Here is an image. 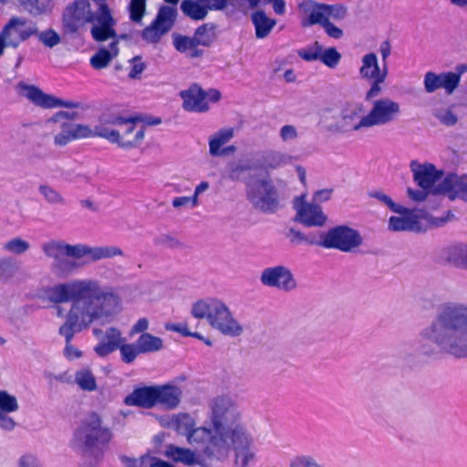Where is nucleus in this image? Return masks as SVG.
<instances>
[{
    "instance_id": "1",
    "label": "nucleus",
    "mask_w": 467,
    "mask_h": 467,
    "mask_svg": "<svg viewBox=\"0 0 467 467\" xmlns=\"http://www.w3.org/2000/svg\"><path fill=\"white\" fill-rule=\"evenodd\" d=\"M71 302L60 327L66 337L64 354L68 359L80 358V350L69 344L74 334L88 328L94 321L109 317L119 309V297L112 287L95 278H75L60 283V303Z\"/></svg>"
},
{
    "instance_id": "2",
    "label": "nucleus",
    "mask_w": 467,
    "mask_h": 467,
    "mask_svg": "<svg viewBox=\"0 0 467 467\" xmlns=\"http://www.w3.org/2000/svg\"><path fill=\"white\" fill-rule=\"evenodd\" d=\"M417 351L424 358L447 355L467 358V306L445 303L420 334Z\"/></svg>"
},
{
    "instance_id": "3",
    "label": "nucleus",
    "mask_w": 467,
    "mask_h": 467,
    "mask_svg": "<svg viewBox=\"0 0 467 467\" xmlns=\"http://www.w3.org/2000/svg\"><path fill=\"white\" fill-rule=\"evenodd\" d=\"M221 431L208 449V459L223 462L234 452L235 467H254L258 462L254 438L247 425L242 420L241 412L234 402L223 427L217 424Z\"/></svg>"
},
{
    "instance_id": "4",
    "label": "nucleus",
    "mask_w": 467,
    "mask_h": 467,
    "mask_svg": "<svg viewBox=\"0 0 467 467\" xmlns=\"http://www.w3.org/2000/svg\"><path fill=\"white\" fill-rule=\"evenodd\" d=\"M137 118L103 115L93 128L84 124H64L60 132V144L73 140L100 137L123 149L137 147L144 138V129H137Z\"/></svg>"
},
{
    "instance_id": "5",
    "label": "nucleus",
    "mask_w": 467,
    "mask_h": 467,
    "mask_svg": "<svg viewBox=\"0 0 467 467\" xmlns=\"http://www.w3.org/2000/svg\"><path fill=\"white\" fill-rule=\"evenodd\" d=\"M234 400L227 396L217 397L210 403L209 425L197 426L195 419L189 413L172 415L163 425L184 436L188 444L202 447L203 455L208 458V449L221 430L217 424L223 427Z\"/></svg>"
},
{
    "instance_id": "6",
    "label": "nucleus",
    "mask_w": 467,
    "mask_h": 467,
    "mask_svg": "<svg viewBox=\"0 0 467 467\" xmlns=\"http://www.w3.org/2000/svg\"><path fill=\"white\" fill-rule=\"evenodd\" d=\"M191 314L195 318H205L213 329L223 336L236 337L244 333L243 325L229 306L220 299L199 300L192 305Z\"/></svg>"
},
{
    "instance_id": "7",
    "label": "nucleus",
    "mask_w": 467,
    "mask_h": 467,
    "mask_svg": "<svg viewBox=\"0 0 467 467\" xmlns=\"http://www.w3.org/2000/svg\"><path fill=\"white\" fill-rule=\"evenodd\" d=\"M123 251L114 245L88 246L86 244H68L60 243V275H70L82 268L79 260L88 257L90 262L122 256Z\"/></svg>"
},
{
    "instance_id": "8",
    "label": "nucleus",
    "mask_w": 467,
    "mask_h": 467,
    "mask_svg": "<svg viewBox=\"0 0 467 467\" xmlns=\"http://www.w3.org/2000/svg\"><path fill=\"white\" fill-rule=\"evenodd\" d=\"M112 437L111 430L103 425L101 418L97 413L89 414L83 420L78 430V439L83 443L86 456L94 459L91 467L99 463Z\"/></svg>"
},
{
    "instance_id": "9",
    "label": "nucleus",
    "mask_w": 467,
    "mask_h": 467,
    "mask_svg": "<svg viewBox=\"0 0 467 467\" xmlns=\"http://www.w3.org/2000/svg\"><path fill=\"white\" fill-rule=\"evenodd\" d=\"M400 211H394L399 213L397 216H391L389 219L388 228L391 232H423L431 226L439 227L443 225L447 219L435 218L421 209H408L401 205Z\"/></svg>"
},
{
    "instance_id": "10",
    "label": "nucleus",
    "mask_w": 467,
    "mask_h": 467,
    "mask_svg": "<svg viewBox=\"0 0 467 467\" xmlns=\"http://www.w3.org/2000/svg\"><path fill=\"white\" fill-rule=\"evenodd\" d=\"M246 198L256 210L265 213H274L280 207L278 192L266 175L248 182Z\"/></svg>"
},
{
    "instance_id": "11",
    "label": "nucleus",
    "mask_w": 467,
    "mask_h": 467,
    "mask_svg": "<svg viewBox=\"0 0 467 467\" xmlns=\"http://www.w3.org/2000/svg\"><path fill=\"white\" fill-rule=\"evenodd\" d=\"M363 244L360 233L347 225H338L320 234V246L344 253L353 252Z\"/></svg>"
},
{
    "instance_id": "12",
    "label": "nucleus",
    "mask_w": 467,
    "mask_h": 467,
    "mask_svg": "<svg viewBox=\"0 0 467 467\" xmlns=\"http://www.w3.org/2000/svg\"><path fill=\"white\" fill-rule=\"evenodd\" d=\"M358 73L362 79L371 82L370 88L365 95V99L370 101L381 93L382 88L380 85L387 78L388 68L385 65L380 68L377 55L370 52L362 57Z\"/></svg>"
},
{
    "instance_id": "13",
    "label": "nucleus",
    "mask_w": 467,
    "mask_h": 467,
    "mask_svg": "<svg viewBox=\"0 0 467 467\" xmlns=\"http://www.w3.org/2000/svg\"><path fill=\"white\" fill-rule=\"evenodd\" d=\"M369 129L365 109L360 103L346 106L340 112L339 120L330 127L337 133L359 132Z\"/></svg>"
},
{
    "instance_id": "14",
    "label": "nucleus",
    "mask_w": 467,
    "mask_h": 467,
    "mask_svg": "<svg viewBox=\"0 0 467 467\" xmlns=\"http://www.w3.org/2000/svg\"><path fill=\"white\" fill-rule=\"evenodd\" d=\"M401 113L399 102L389 99L381 98L372 101L367 113L369 129L393 123Z\"/></svg>"
},
{
    "instance_id": "15",
    "label": "nucleus",
    "mask_w": 467,
    "mask_h": 467,
    "mask_svg": "<svg viewBox=\"0 0 467 467\" xmlns=\"http://www.w3.org/2000/svg\"><path fill=\"white\" fill-rule=\"evenodd\" d=\"M177 14L175 6H161L155 19L142 31L143 40L149 43L159 42L161 37L173 27Z\"/></svg>"
},
{
    "instance_id": "16",
    "label": "nucleus",
    "mask_w": 467,
    "mask_h": 467,
    "mask_svg": "<svg viewBox=\"0 0 467 467\" xmlns=\"http://www.w3.org/2000/svg\"><path fill=\"white\" fill-rule=\"evenodd\" d=\"M260 282L267 287H274L283 292H291L297 287L294 274L283 265L265 268L261 273Z\"/></svg>"
},
{
    "instance_id": "17",
    "label": "nucleus",
    "mask_w": 467,
    "mask_h": 467,
    "mask_svg": "<svg viewBox=\"0 0 467 467\" xmlns=\"http://www.w3.org/2000/svg\"><path fill=\"white\" fill-rule=\"evenodd\" d=\"M96 13L91 9L89 0H76L64 11L63 23L65 28L76 32L87 23H94Z\"/></svg>"
},
{
    "instance_id": "18",
    "label": "nucleus",
    "mask_w": 467,
    "mask_h": 467,
    "mask_svg": "<svg viewBox=\"0 0 467 467\" xmlns=\"http://www.w3.org/2000/svg\"><path fill=\"white\" fill-rule=\"evenodd\" d=\"M434 194H442L451 201L467 202V174L450 172L434 187Z\"/></svg>"
},
{
    "instance_id": "19",
    "label": "nucleus",
    "mask_w": 467,
    "mask_h": 467,
    "mask_svg": "<svg viewBox=\"0 0 467 467\" xmlns=\"http://www.w3.org/2000/svg\"><path fill=\"white\" fill-rule=\"evenodd\" d=\"M304 198L305 196L301 195L295 200L296 220L308 227L323 226L327 218L322 208L317 204L304 202Z\"/></svg>"
},
{
    "instance_id": "20",
    "label": "nucleus",
    "mask_w": 467,
    "mask_h": 467,
    "mask_svg": "<svg viewBox=\"0 0 467 467\" xmlns=\"http://www.w3.org/2000/svg\"><path fill=\"white\" fill-rule=\"evenodd\" d=\"M461 80V73L442 72L437 74L428 71L424 75V88L427 93H433L439 88H443L448 95H451L458 88Z\"/></svg>"
},
{
    "instance_id": "21",
    "label": "nucleus",
    "mask_w": 467,
    "mask_h": 467,
    "mask_svg": "<svg viewBox=\"0 0 467 467\" xmlns=\"http://www.w3.org/2000/svg\"><path fill=\"white\" fill-rule=\"evenodd\" d=\"M93 334L99 339V343L94 347L95 353L101 358L107 357L110 353L117 350L121 343L126 341L122 337V333L117 327H109L103 332L101 329H93Z\"/></svg>"
},
{
    "instance_id": "22",
    "label": "nucleus",
    "mask_w": 467,
    "mask_h": 467,
    "mask_svg": "<svg viewBox=\"0 0 467 467\" xmlns=\"http://www.w3.org/2000/svg\"><path fill=\"white\" fill-rule=\"evenodd\" d=\"M18 93L25 97L36 107L50 109L58 107V98L53 95L45 93L42 89L35 85L26 84L20 81L16 85Z\"/></svg>"
},
{
    "instance_id": "23",
    "label": "nucleus",
    "mask_w": 467,
    "mask_h": 467,
    "mask_svg": "<svg viewBox=\"0 0 467 467\" xmlns=\"http://www.w3.org/2000/svg\"><path fill=\"white\" fill-rule=\"evenodd\" d=\"M410 171L413 174L414 182L422 189L431 191L436 187L435 183L441 178L442 171H438L433 164L419 163L412 161L410 164Z\"/></svg>"
},
{
    "instance_id": "24",
    "label": "nucleus",
    "mask_w": 467,
    "mask_h": 467,
    "mask_svg": "<svg viewBox=\"0 0 467 467\" xmlns=\"http://www.w3.org/2000/svg\"><path fill=\"white\" fill-rule=\"evenodd\" d=\"M93 24L90 34L92 38L97 42H104L111 39V41L118 39L114 26L116 20L113 18L111 13H108L104 7L102 14L96 13L95 22Z\"/></svg>"
},
{
    "instance_id": "25",
    "label": "nucleus",
    "mask_w": 467,
    "mask_h": 467,
    "mask_svg": "<svg viewBox=\"0 0 467 467\" xmlns=\"http://www.w3.org/2000/svg\"><path fill=\"white\" fill-rule=\"evenodd\" d=\"M182 109L189 112L203 113L209 110V102L205 99L204 90L197 84L180 92Z\"/></svg>"
},
{
    "instance_id": "26",
    "label": "nucleus",
    "mask_w": 467,
    "mask_h": 467,
    "mask_svg": "<svg viewBox=\"0 0 467 467\" xmlns=\"http://www.w3.org/2000/svg\"><path fill=\"white\" fill-rule=\"evenodd\" d=\"M182 390L173 384L156 386V405L166 410H175L181 403Z\"/></svg>"
},
{
    "instance_id": "27",
    "label": "nucleus",
    "mask_w": 467,
    "mask_h": 467,
    "mask_svg": "<svg viewBox=\"0 0 467 467\" xmlns=\"http://www.w3.org/2000/svg\"><path fill=\"white\" fill-rule=\"evenodd\" d=\"M164 455L174 462H181L186 466L202 464V459L196 451L170 444L166 446Z\"/></svg>"
},
{
    "instance_id": "28",
    "label": "nucleus",
    "mask_w": 467,
    "mask_h": 467,
    "mask_svg": "<svg viewBox=\"0 0 467 467\" xmlns=\"http://www.w3.org/2000/svg\"><path fill=\"white\" fill-rule=\"evenodd\" d=\"M125 403L129 406H139L146 409L154 407L156 405V386L136 389L126 397Z\"/></svg>"
},
{
    "instance_id": "29",
    "label": "nucleus",
    "mask_w": 467,
    "mask_h": 467,
    "mask_svg": "<svg viewBox=\"0 0 467 467\" xmlns=\"http://www.w3.org/2000/svg\"><path fill=\"white\" fill-rule=\"evenodd\" d=\"M303 10L308 14V17L302 21L304 26L313 25L324 26L327 21V5H319L313 1H306L301 5Z\"/></svg>"
},
{
    "instance_id": "30",
    "label": "nucleus",
    "mask_w": 467,
    "mask_h": 467,
    "mask_svg": "<svg viewBox=\"0 0 467 467\" xmlns=\"http://www.w3.org/2000/svg\"><path fill=\"white\" fill-rule=\"evenodd\" d=\"M442 259L455 267L467 270V244L460 243L446 247L442 251Z\"/></svg>"
},
{
    "instance_id": "31",
    "label": "nucleus",
    "mask_w": 467,
    "mask_h": 467,
    "mask_svg": "<svg viewBox=\"0 0 467 467\" xmlns=\"http://www.w3.org/2000/svg\"><path fill=\"white\" fill-rule=\"evenodd\" d=\"M119 40L115 39L110 42L109 47L99 48L91 57L90 65L95 69H102L109 66L111 60L119 54Z\"/></svg>"
},
{
    "instance_id": "32",
    "label": "nucleus",
    "mask_w": 467,
    "mask_h": 467,
    "mask_svg": "<svg viewBox=\"0 0 467 467\" xmlns=\"http://www.w3.org/2000/svg\"><path fill=\"white\" fill-rule=\"evenodd\" d=\"M25 20L19 17H13L0 33V41L5 47H16L21 41L18 33V26H24Z\"/></svg>"
},
{
    "instance_id": "33",
    "label": "nucleus",
    "mask_w": 467,
    "mask_h": 467,
    "mask_svg": "<svg viewBox=\"0 0 467 467\" xmlns=\"http://www.w3.org/2000/svg\"><path fill=\"white\" fill-rule=\"evenodd\" d=\"M234 136L233 128H223L209 138V153L215 156H222V147L228 143Z\"/></svg>"
},
{
    "instance_id": "34",
    "label": "nucleus",
    "mask_w": 467,
    "mask_h": 467,
    "mask_svg": "<svg viewBox=\"0 0 467 467\" xmlns=\"http://www.w3.org/2000/svg\"><path fill=\"white\" fill-rule=\"evenodd\" d=\"M252 21L255 27V36L257 38H265L269 35L276 22L267 17L263 11H256L252 16Z\"/></svg>"
},
{
    "instance_id": "35",
    "label": "nucleus",
    "mask_w": 467,
    "mask_h": 467,
    "mask_svg": "<svg viewBox=\"0 0 467 467\" xmlns=\"http://www.w3.org/2000/svg\"><path fill=\"white\" fill-rule=\"evenodd\" d=\"M136 343L140 354L158 352L163 348L162 339L150 333L141 334Z\"/></svg>"
},
{
    "instance_id": "36",
    "label": "nucleus",
    "mask_w": 467,
    "mask_h": 467,
    "mask_svg": "<svg viewBox=\"0 0 467 467\" xmlns=\"http://www.w3.org/2000/svg\"><path fill=\"white\" fill-rule=\"evenodd\" d=\"M182 13L193 20H202L208 15L207 7L197 0H183L181 4Z\"/></svg>"
},
{
    "instance_id": "37",
    "label": "nucleus",
    "mask_w": 467,
    "mask_h": 467,
    "mask_svg": "<svg viewBox=\"0 0 467 467\" xmlns=\"http://www.w3.org/2000/svg\"><path fill=\"white\" fill-rule=\"evenodd\" d=\"M82 109V107L79 102L60 99V132L63 131L64 124H69V122L63 120L75 119L78 115L77 109ZM70 124L74 123L70 122Z\"/></svg>"
},
{
    "instance_id": "38",
    "label": "nucleus",
    "mask_w": 467,
    "mask_h": 467,
    "mask_svg": "<svg viewBox=\"0 0 467 467\" xmlns=\"http://www.w3.org/2000/svg\"><path fill=\"white\" fill-rule=\"evenodd\" d=\"M286 237L289 238V241L293 245L306 244L309 245L320 246V236L317 237L315 234H305L302 232L296 231L293 228H291L286 234Z\"/></svg>"
},
{
    "instance_id": "39",
    "label": "nucleus",
    "mask_w": 467,
    "mask_h": 467,
    "mask_svg": "<svg viewBox=\"0 0 467 467\" xmlns=\"http://www.w3.org/2000/svg\"><path fill=\"white\" fill-rule=\"evenodd\" d=\"M193 37L197 46H209L215 38L214 26L213 24H204L199 26Z\"/></svg>"
},
{
    "instance_id": "40",
    "label": "nucleus",
    "mask_w": 467,
    "mask_h": 467,
    "mask_svg": "<svg viewBox=\"0 0 467 467\" xmlns=\"http://www.w3.org/2000/svg\"><path fill=\"white\" fill-rule=\"evenodd\" d=\"M21 5L33 16L46 14L51 10L50 0H20Z\"/></svg>"
},
{
    "instance_id": "41",
    "label": "nucleus",
    "mask_w": 467,
    "mask_h": 467,
    "mask_svg": "<svg viewBox=\"0 0 467 467\" xmlns=\"http://www.w3.org/2000/svg\"><path fill=\"white\" fill-rule=\"evenodd\" d=\"M119 350L121 361L125 364H131L135 361L140 352L138 348L137 343H121L118 348Z\"/></svg>"
},
{
    "instance_id": "42",
    "label": "nucleus",
    "mask_w": 467,
    "mask_h": 467,
    "mask_svg": "<svg viewBox=\"0 0 467 467\" xmlns=\"http://www.w3.org/2000/svg\"><path fill=\"white\" fill-rule=\"evenodd\" d=\"M434 117L447 127L454 126L458 121V117L450 108H439L433 111Z\"/></svg>"
},
{
    "instance_id": "43",
    "label": "nucleus",
    "mask_w": 467,
    "mask_h": 467,
    "mask_svg": "<svg viewBox=\"0 0 467 467\" xmlns=\"http://www.w3.org/2000/svg\"><path fill=\"white\" fill-rule=\"evenodd\" d=\"M341 59V54L335 47H321L320 61L330 68H335Z\"/></svg>"
},
{
    "instance_id": "44",
    "label": "nucleus",
    "mask_w": 467,
    "mask_h": 467,
    "mask_svg": "<svg viewBox=\"0 0 467 467\" xmlns=\"http://www.w3.org/2000/svg\"><path fill=\"white\" fill-rule=\"evenodd\" d=\"M146 11V0H130L129 5L130 18L134 23H140Z\"/></svg>"
},
{
    "instance_id": "45",
    "label": "nucleus",
    "mask_w": 467,
    "mask_h": 467,
    "mask_svg": "<svg viewBox=\"0 0 467 467\" xmlns=\"http://www.w3.org/2000/svg\"><path fill=\"white\" fill-rule=\"evenodd\" d=\"M19 406L15 396L5 390H0V410L5 413L15 412Z\"/></svg>"
},
{
    "instance_id": "46",
    "label": "nucleus",
    "mask_w": 467,
    "mask_h": 467,
    "mask_svg": "<svg viewBox=\"0 0 467 467\" xmlns=\"http://www.w3.org/2000/svg\"><path fill=\"white\" fill-rule=\"evenodd\" d=\"M291 157L279 151H270L264 157L265 163L271 168H278L289 163Z\"/></svg>"
},
{
    "instance_id": "47",
    "label": "nucleus",
    "mask_w": 467,
    "mask_h": 467,
    "mask_svg": "<svg viewBox=\"0 0 467 467\" xmlns=\"http://www.w3.org/2000/svg\"><path fill=\"white\" fill-rule=\"evenodd\" d=\"M173 46L181 53L188 52L191 48L197 47L194 37L182 36L180 34L172 35Z\"/></svg>"
},
{
    "instance_id": "48",
    "label": "nucleus",
    "mask_w": 467,
    "mask_h": 467,
    "mask_svg": "<svg viewBox=\"0 0 467 467\" xmlns=\"http://www.w3.org/2000/svg\"><path fill=\"white\" fill-rule=\"evenodd\" d=\"M76 381L83 389L93 390L96 389L95 377L88 369H82L77 372Z\"/></svg>"
},
{
    "instance_id": "49",
    "label": "nucleus",
    "mask_w": 467,
    "mask_h": 467,
    "mask_svg": "<svg viewBox=\"0 0 467 467\" xmlns=\"http://www.w3.org/2000/svg\"><path fill=\"white\" fill-rule=\"evenodd\" d=\"M153 243L157 246H162L170 249H177L182 246V244L176 237L168 234H161L157 235L154 238Z\"/></svg>"
},
{
    "instance_id": "50",
    "label": "nucleus",
    "mask_w": 467,
    "mask_h": 467,
    "mask_svg": "<svg viewBox=\"0 0 467 467\" xmlns=\"http://www.w3.org/2000/svg\"><path fill=\"white\" fill-rule=\"evenodd\" d=\"M4 248L10 253L21 254L28 250L29 244L21 238H13L4 244Z\"/></svg>"
},
{
    "instance_id": "51",
    "label": "nucleus",
    "mask_w": 467,
    "mask_h": 467,
    "mask_svg": "<svg viewBox=\"0 0 467 467\" xmlns=\"http://www.w3.org/2000/svg\"><path fill=\"white\" fill-rule=\"evenodd\" d=\"M120 462L124 467H149L150 456L143 455L140 458H131L129 456H120Z\"/></svg>"
},
{
    "instance_id": "52",
    "label": "nucleus",
    "mask_w": 467,
    "mask_h": 467,
    "mask_svg": "<svg viewBox=\"0 0 467 467\" xmlns=\"http://www.w3.org/2000/svg\"><path fill=\"white\" fill-rule=\"evenodd\" d=\"M289 467H321V465L312 456L296 455L290 459Z\"/></svg>"
},
{
    "instance_id": "53",
    "label": "nucleus",
    "mask_w": 467,
    "mask_h": 467,
    "mask_svg": "<svg viewBox=\"0 0 467 467\" xmlns=\"http://www.w3.org/2000/svg\"><path fill=\"white\" fill-rule=\"evenodd\" d=\"M322 46L318 42H315L312 47L299 52V56L306 61L320 60Z\"/></svg>"
},
{
    "instance_id": "54",
    "label": "nucleus",
    "mask_w": 467,
    "mask_h": 467,
    "mask_svg": "<svg viewBox=\"0 0 467 467\" xmlns=\"http://www.w3.org/2000/svg\"><path fill=\"white\" fill-rule=\"evenodd\" d=\"M37 37L41 43L48 47H53L58 44V34L52 29L39 32Z\"/></svg>"
},
{
    "instance_id": "55",
    "label": "nucleus",
    "mask_w": 467,
    "mask_h": 467,
    "mask_svg": "<svg viewBox=\"0 0 467 467\" xmlns=\"http://www.w3.org/2000/svg\"><path fill=\"white\" fill-rule=\"evenodd\" d=\"M369 195L378 201H379L381 203L388 206L392 212L394 211H400V204H397L392 201V199L385 194L383 192L376 191L369 193Z\"/></svg>"
},
{
    "instance_id": "56",
    "label": "nucleus",
    "mask_w": 467,
    "mask_h": 467,
    "mask_svg": "<svg viewBox=\"0 0 467 467\" xmlns=\"http://www.w3.org/2000/svg\"><path fill=\"white\" fill-rule=\"evenodd\" d=\"M327 14L328 21H330V19L341 20L347 16V9L341 5H327Z\"/></svg>"
},
{
    "instance_id": "57",
    "label": "nucleus",
    "mask_w": 467,
    "mask_h": 467,
    "mask_svg": "<svg viewBox=\"0 0 467 467\" xmlns=\"http://www.w3.org/2000/svg\"><path fill=\"white\" fill-rule=\"evenodd\" d=\"M297 137L296 128L293 125H285L280 129V138L284 142L294 140Z\"/></svg>"
},
{
    "instance_id": "58",
    "label": "nucleus",
    "mask_w": 467,
    "mask_h": 467,
    "mask_svg": "<svg viewBox=\"0 0 467 467\" xmlns=\"http://www.w3.org/2000/svg\"><path fill=\"white\" fill-rule=\"evenodd\" d=\"M431 192V191L429 189H422V188H420V190H413L411 188H408V191H407L408 196L415 202H422V201L426 200Z\"/></svg>"
},
{
    "instance_id": "59",
    "label": "nucleus",
    "mask_w": 467,
    "mask_h": 467,
    "mask_svg": "<svg viewBox=\"0 0 467 467\" xmlns=\"http://www.w3.org/2000/svg\"><path fill=\"white\" fill-rule=\"evenodd\" d=\"M202 5L207 7V10H223L227 6V0H197Z\"/></svg>"
},
{
    "instance_id": "60",
    "label": "nucleus",
    "mask_w": 467,
    "mask_h": 467,
    "mask_svg": "<svg viewBox=\"0 0 467 467\" xmlns=\"http://www.w3.org/2000/svg\"><path fill=\"white\" fill-rule=\"evenodd\" d=\"M19 467H42L39 460L33 454H25L19 459Z\"/></svg>"
},
{
    "instance_id": "61",
    "label": "nucleus",
    "mask_w": 467,
    "mask_h": 467,
    "mask_svg": "<svg viewBox=\"0 0 467 467\" xmlns=\"http://www.w3.org/2000/svg\"><path fill=\"white\" fill-rule=\"evenodd\" d=\"M39 192L48 202H57L58 199V194L54 189L50 188L47 185H41L39 187Z\"/></svg>"
},
{
    "instance_id": "62",
    "label": "nucleus",
    "mask_w": 467,
    "mask_h": 467,
    "mask_svg": "<svg viewBox=\"0 0 467 467\" xmlns=\"http://www.w3.org/2000/svg\"><path fill=\"white\" fill-rule=\"evenodd\" d=\"M15 269V264L10 258H0V276L10 275Z\"/></svg>"
},
{
    "instance_id": "63",
    "label": "nucleus",
    "mask_w": 467,
    "mask_h": 467,
    "mask_svg": "<svg viewBox=\"0 0 467 467\" xmlns=\"http://www.w3.org/2000/svg\"><path fill=\"white\" fill-rule=\"evenodd\" d=\"M44 253L49 256L53 257L55 260L58 258V243L56 241H51L46 243L42 246Z\"/></svg>"
},
{
    "instance_id": "64",
    "label": "nucleus",
    "mask_w": 467,
    "mask_h": 467,
    "mask_svg": "<svg viewBox=\"0 0 467 467\" xmlns=\"http://www.w3.org/2000/svg\"><path fill=\"white\" fill-rule=\"evenodd\" d=\"M325 32L332 38L339 39L343 36V31L339 27L333 25L330 21H327L323 26Z\"/></svg>"
}]
</instances>
